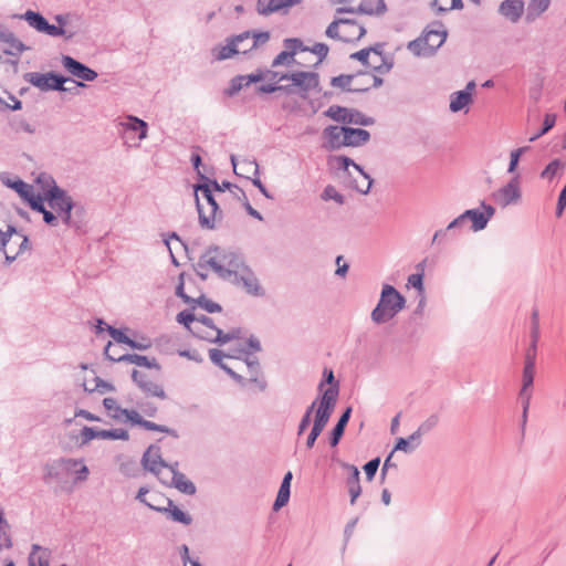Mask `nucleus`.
I'll return each instance as SVG.
<instances>
[{"mask_svg":"<svg viewBox=\"0 0 566 566\" xmlns=\"http://www.w3.org/2000/svg\"><path fill=\"white\" fill-rule=\"evenodd\" d=\"M251 31H244L240 34L227 38L226 45H218L211 50L216 61H224L231 59L235 54L242 53L241 42L250 39Z\"/></svg>","mask_w":566,"mask_h":566,"instance_id":"12","label":"nucleus"},{"mask_svg":"<svg viewBox=\"0 0 566 566\" xmlns=\"http://www.w3.org/2000/svg\"><path fill=\"white\" fill-rule=\"evenodd\" d=\"M324 137L327 139L328 147L333 150L345 147L343 145V138L345 135V126L329 125L323 130Z\"/></svg>","mask_w":566,"mask_h":566,"instance_id":"30","label":"nucleus"},{"mask_svg":"<svg viewBox=\"0 0 566 566\" xmlns=\"http://www.w3.org/2000/svg\"><path fill=\"white\" fill-rule=\"evenodd\" d=\"M191 310H195L197 306L201 307L208 313H219L222 311V307L219 303L213 302L212 300L208 298L205 294H201L198 297H195V301L190 305Z\"/></svg>","mask_w":566,"mask_h":566,"instance_id":"40","label":"nucleus"},{"mask_svg":"<svg viewBox=\"0 0 566 566\" xmlns=\"http://www.w3.org/2000/svg\"><path fill=\"white\" fill-rule=\"evenodd\" d=\"M193 311L195 310H191V307L189 310L181 311L177 314L176 321L184 325L195 336L196 329H193L195 327H192L191 324L196 322L197 315H195Z\"/></svg>","mask_w":566,"mask_h":566,"instance_id":"46","label":"nucleus"},{"mask_svg":"<svg viewBox=\"0 0 566 566\" xmlns=\"http://www.w3.org/2000/svg\"><path fill=\"white\" fill-rule=\"evenodd\" d=\"M532 395H533V389H523V388L520 389L518 399L521 401L522 409H523V411H522V429L525 428L526 422H527V416H528V409H530V405H531Z\"/></svg>","mask_w":566,"mask_h":566,"instance_id":"44","label":"nucleus"},{"mask_svg":"<svg viewBox=\"0 0 566 566\" xmlns=\"http://www.w3.org/2000/svg\"><path fill=\"white\" fill-rule=\"evenodd\" d=\"M263 81L261 73H251L247 75H235L229 82V86L223 91L227 97L235 96L242 88L250 86L253 83Z\"/></svg>","mask_w":566,"mask_h":566,"instance_id":"22","label":"nucleus"},{"mask_svg":"<svg viewBox=\"0 0 566 566\" xmlns=\"http://www.w3.org/2000/svg\"><path fill=\"white\" fill-rule=\"evenodd\" d=\"M333 163H335V166L337 169L339 170H343L344 172H346L348 176H350V172H349V167L352 166L357 172H359L364 179L366 180V184L365 185H359L357 182H353L352 187L360 192L361 195H367L369 191H370V188L373 186V178L370 177L369 174H367L363 167L358 164H356L352 158L345 156V155H338V156H334L332 157L331 159Z\"/></svg>","mask_w":566,"mask_h":566,"instance_id":"11","label":"nucleus"},{"mask_svg":"<svg viewBox=\"0 0 566 566\" xmlns=\"http://www.w3.org/2000/svg\"><path fill=\"white\" fill-rule=\"evenodd\" d=\"M132 379L147 396L157 397L160 399L167 398L164 388L160 385L149 380L146 374L137 369H133Z\"/></svg>","mask_w":566,"mask_h":566,"instance_id":"21","label":"nucleus"},{"mask_svg":"<svg viewBox=\"0 0 566 566\" xmlns=\"http://www.w3.org/2000/svg\"><path fill=\"white\" fill-rule=\"evenodd\" d=\"M216 335L212 334H203L200 329H196L195 337L207 340L209 343H216L219 345H224L229 342H231L229 333H224L221 328H217L214 331Z\"/></svg>","mask_w":566,"mask_h":566,"instance_id":"39","label":"nucleus"},{"mask_svg":"<svg viewBox=\"0 0 566 566\" xmlns=\"http://www.w3.org/2000/svg\"><path fill=\"white\" fill-rule=\"evenodd\" d=\"M199 224L203 229L213 230L221 210L208 184H197L193 187Z\"/></svg>","mask_w":566,"mask_h":566,"instance_id":"5","label":"nucleus"},{"mask_svg":"<svg viewBox=\"0 0 566 566\" xmlns=\"http://www.w3.org/2000/svg\"><path fill=\"white\" fill-rule=\"evenodd\" d=\"M93 439H111L127 441L129 439V433L126 429L123 428L105 430L92 427H84L81 430V444H86Z\"/></svg>","mask_w":566,"mask_h":566,"instance_id":"13","label":"nucleus"},{"mask_svg":"<svg viewBox=\"0 0 566 566\" xmlns=\"http://www.w3.org/2000/svg\"><path fill=\"white\" fill-rule=\"evenodd\" d=\"M21 19L25 20L30 27L34 28L39 32H42L46 21V19L41 13L32 10H28L24 14L21 15Z\"/></svg>","mask_w":566,"mask_h":566,"instance_id":"45","label":"nucleus"},{"mask_svg":"<svg viewBox=\"0 0 566 566\" xmlns=\"http://www.w3.org/2000/svg\"><path fill=\"white\" fill-rule=\"evenodd\" d=\"M1 182L10 189H13L24 200L28 195L33 190L32 186L24 182L22 179H10L7 174L0 175Z\"/></svg>","mask_w":566,"mask_h":566,"instance_id":"31","label":"nucleus"},{"mask_svg":"<svg viewBox=\"0 0 566 566\" xmlns=\"http://www.w3.org/2000/svg\"><path fill=\"white\" fill-rule=\"evenodd\" d=\"M240 354H244L247 355L244 361L249 368V371L251 374V378H250V381H258V375H259V371H260V364H259V359L256 357H250V352H248L247 349L242 348L239 350Z\"/></svg>","mask_w":566,"mask_h":566,"instance_id":"47","label":"nucleus"},{"mask_svg":"<svg viewBox=\"0 0 566 566\" xmlns=\"http://www.w3.org/2000/svg\"><path fill=\"white\" fill-rule=\"evenodd\" d=\"M300 3L302 0H256V11L260 15L268 17Z\"/></svg>","mask_w":566,"mask_h":566,"instance_id":"24","label":"nucleus"},{"mask_svg":"<svg viewBox=\"0 0 566 566\" xmlns=\"http://www.w3.org/2000/svg\"><path fill=\"white\" fill-rule=\"evenodd\" d=\"M493 197L502 207L517 202L521 198L518 176L513 177L504 187L500 188Z\"/></svg>","mask_w":566,"mask_h":566,"instance_id":"19","label":"nucleus"},{"mask_svg":"<svg viewBox=\"0 0 566 566\" xmlns=\"http://www.w3.org/2000/svg\"><path fill=\"white\" fill-rule=\"evenodd\" d=\"M44 199L49 207L56 212L57 218H61L63 224L75 230L82 228L85 209L82 205L74 202L66 190L53 181V186L46 190Z\"/></svg>","mask_w":566,"mask_h":566,"instance_id":"2","label":"nucleus"},{"mask_svg":"<svg viewBox=\"0 0 566 566\" xmlns=\"http://www.w3.org/2000/svg\"><path fill=\"white\" fill-rule=\"evenodd\" d=\"M535 377V365L524 364L523 376H522V388L533 389Z\"/></svg>","mask_w":566,"mask_h":566,"instance_id":"54","label":"nucleus"},{"mask_svg":"<svg viewBox=\"0 0 566 566\" xmlns=\"http://www.w3.org/2000/svg\"><path fill=\"white\" fill-rule=\"evenodd\" d=\"M142 464L145 470L155 475H158L164 467H168V463L161 458L160 447L156 444H150L146 449L142 458Z\"/></svg>","mask_w":566,"mask_h":566,"instance_id":"20","label":"nucleus"},{"mask_svg":"<svg viewBox=\"0 0 566 566\" xmlns=\"http://www.w3.org/2000/svg\"><path fill=\"white\" fill-rule=\"evenodd\" d=\"M247 264L241 253L219 245H209L200 255L197 268L212 269L222 280L231 281Z\"/></svg>","mask_w":566,"mask_h":566,"instance_id":"1","label":"nucleus"},{"mask_svg":"<svg viewBox=\"0 0 566 566\" xmlns=\"http://www.w3.org/2000/svg\"><path fill=\"white\" fill-rule=\"evenodd\" d=\"M321 198L324 201L334 200L338 205H343L345 199L344 196L336 190V188L332 185H328L324 188Z\"/></svg>","mask_w":566,"mask_h":566,"instance_id":"56","label":"nucleus"},{"mask_svg":"<svg viewBox=\"0 0 566 566\" xmlns=\"http://www.w3.org/2000/svg\"><path fill=\"white\" fill-rule=\"evenodd\" d=\"M231 282L235 285H242L247 293L251 295L262 296L264 294V290L260 285L258 277L248 265L243 268Z\"/></svg>","mask_w":566,"mask_h":566,"instance_id":"18","label":"nucleus"},{"mask_svg":"<svg viewBox=\"0 0 566 566\" xmlns=\"http://www.w3.org/2000/svg\"><path fill=\"white\" fill-rule=\"evenodd\" d=\"M209 357L214 365H217L222 370H224V368H227L228 365L223 363V357L231 358L232 356L224 354L222 350H220L218 348H211V349H209Z\"/></svg>","mask_w":566,"mask_h":566,"instance_id":"59","label":"nucleus"},{"mask_svg":"<svg viewBox=\"0 0 566 566\" xmlns=\"http://www.w3.org/2000/svg\"><path fill=\"white\" fill-rule=\"evenodd\" d=\"M95 380H96V386L94 388H88L85 384H83L84 390L87 392H93L96 390L101 394H103L105 391H114L115 390V387L111 382H107V381L101 379L99 377H96Z\"/></svg>","mask_w":566,"mask_h":566,"instance_id":"60","label":"nucleus"},{"mask_svg":"<svg viewBox=\"0 0 566 566\" xmlns=\"http://www.w3.org/2000/svg\"><path fill=\"white\" fill-rule=\"evenodd\" d=\"M439 420L440 418L437 413L430 415L418 428L426 434L438 426Z\"/></svg>","mask_w":566,"mask_h":566,"instance_id":"63","label":"nucleus"},{"mask_svg":"<svg viewBox=\"0 0 566 566\" xmlns=\"http://www.w3.org/2000/svg\"><path fill=\"white\" fill-rule=\"evenodd\" d=\"M24 80L41 91H62L67 77L55 72L38 73L30 72L24 74Z\"/></svg>","mask_w":566,"mask_h":566,"instance_id":"9","label":"nucleus"},{"mask_svg":"<svg viewBox=\"0 0 566 566\" xmlns=\"http://www.w3.org/2000/svg\"><path fill=\"white\" fill-rule=\"evenodd\" d=\"M430 7L438 13H444L449 10H461L463 2L462 0H433Z\"/></svg>","mask_w":566,"mask_h":566,"instance_id":"41","label":"nucleus"},{"mask_svg":"<svg viewBox=\"0 0 566 566\" xmlns=\"http://www.w3.org/2000/svg\"><path fill=\"white\" fill-rule=\"evenodd\" d=\"M447 31L439 21L428 25L420 36L410 41L407 49L416 56H431L447 40Z\"/></svg>","mask_w":566,"mask_h":566,"instance_id":"7","label":"nucleus"},{"mask_svg":"<svg viewBox=\"0 0 566 566\" xmlns=\"http://www.w3.org/2000/svg\"><path fill=\"white\" fill-rule=\"evenodd\" d=\"M171 485L175 486L181 493L187 494V495H193L197 491L193 482L188 480L186 478V475L181 472H175V476H172Z\"/></svg>","mask_w":566,"mask_h":566,"instance_id":"35","label":"nucleus"},{"mask_svg":"<svg viewBox=\"0 0 566 566\" xmlns=\"http://www.w3.org/2000/svg\"><path fill=\"white\" fill-rule=\"evenodd\" d=\"M148 493H149L148 489L145 488V486H142L138 490V493L136 495V500H138L140 503L145 504L146 506L150 507L151 510H155V511L165 510V506H163V505H155L153 502H148V499L146 497V495Z\"/></svg>","mask_w":566,"mask_h":566,"instance_id":"62","label":"nucleus"},{"mask_svg":"<svg viewBox=\"0 0 566 566\" xmlns=\"http://www.w3.org/2000/svg\"><path fill=\"white\" fill-rule=\"evenodd\" d=\"M291 480H292V472L289 471L283 478V481L281 483L276 499L274 501V504H273L274 510L281 509L283 505H285L289 502Z\"/></svg>","mask_w":566,"mask_h":566,"instance_id":"34","label":"nucleus"},{"mask_svg":"<svg viewBox=\"0 0 566 566\" xmlns=\"http://www.w3.org/2000/svg\"><path fill=\"white\" fill-rule=\"evenodd\" d=\"M564 167L565 163H563L560 159H554L541 172V177L544 179H553Z\"/></svg>","mask_w":566,"mask_h":566,"instance_id":"50","label":"nucleus"},{"mask_svg":"<svg viewBox=\"0 0 566 566\" xmlns=\"http://www.w3.org/2000/svg\"><path fill=\"white\" fill-rule=\"evenodd\" d=\"M345 24L350 28L357 29L356 39L359 40L366 34V29L364 25L359 24L356 20L349 18H339L334 20L326 29V35L331 39H342L338 33V25Z\"/></svg>","mask_w":566,"mask_h":566,"instance_id":"26","label":"nucleus"},{"mask_svg":"<svg viewBox=\"0 0 566 566\" xmlns=\"http://www.w3.org/2000/svg\"><path fill=\"white\" fill-rule=\"evenodd\" d=\"M290 84L276 85L268 83L256 86L258 94H272L283 92L285 95L298 94L302 98H307L311 91H321L319 75L316 72L294 71Z\"/></svg>","mask_w":566,"mask_h":566,"instance_id":"3","label":"nucleus"},{"mask_svg":"<svg viewBox=\"0 0 566 566\" xmlns=\"http://www.w3.org/2000/svg\"><path fill=\"white\" fill-rule=\"evenodd\" d=\"M337 403V387L326 388L319 396V403L315 410L312 429L306 439V448L312 449L317 438L326 427Z\"/></svg>","mask_w":566,"mask_h":566,"instance_id":"6","label":"nucleus"},{"mask_svg":"<svg viewBox=\"0 0 566 566\" xmlns=\"http://www.w3.org/2000/svg\"><path fill=\"white\" fill-rule=\"evenodd\" d=\"M51 552L41 547L38 544L32 545V551L29 555V566H49Z\"/></svg>","mask_w":566,"mask_h":566,"instance_id":"32","label":"nucleus"},{"mask_svg":"<svg viewBox=\"0 0 566 566\" xmlns=\"http://www.w3.org/2000/svg\"><path fill=\"white\" fill-rule=\"evenodd\" d=\"M50 478L57 479L62 472L75 471L77 481H85L88 476V468L82 463V460L61 458L46 465Z\"/></svg>","mask_w":566,"mask_h":566,"instance_id":"10","label":"nucleus"},{"mask_svg":"<svg viewBox=\"0 0 566 566\" xmlns=\"http://www.w3.org/2000/svg\"><path fill=\"white\" fill-rule=\"evenodd\" d=\"M370 139V133L363 128H353L345 126V135L343 145L345 147H359L365 145Z\"/></svg>","mask_w":566,"mask_h":566,"instance_id":"27","label":"nucleus"},{"mask_svg":"<svg viewBox=\"0 0 566 566\" xmlns=\"http://www.w3.org/2000/svg\"><path fill=\"white\" fill-rule=\"evenodd\" d=\"M340 467L348 472L346 486L350 495V504L353 505L361 493L360 472L356 465L346 462H342Z\"/></svg>","mask_w":566,"mask_h":566,"instance_id":"23","label":"nucleus"},{"mask_svg":"<svg viewBox=\"0 0 566 566\" xmlns=\"http://www.w3.org/2000/svg\"><path fill=\"white\" fill-rule=\"evenodd\" d=\"M406 306L405 296L392 285L384 284L376 307L370 318L380 325L392 319Z\"/></svg>","mask_w":566,"mask_h":566,"instance_id":"4","label":"nucleus"},{"mask_svg":"<svg viewBox=\"0 0 566 566\" xmlns=\"http://www.w3.org/2000/svg\"><path fill=\"white\" fill-rule=\"evenodd\" d=\"M118 410L120 411V415H124L128 421H130L133 424L144 428L145 430L167 433L168 436L172 437L174 439L179 438V433L176 429L146 420L135 409H118Z\"/></svg>","mask_w":566,"mask_h":566,"instance_id":"14","label":"nucleus"},{"mask_svg":"<svg viewBox=\"0 0 566 566\" xmlns=\"http://www.w3.org/2000/svg\"><path fill=\"white\" fill-rule=\"evenodd\" d=\"M555 124H556V115L549 114V113L546 114L544 117L543 126H542L541 130L538 133H536L535 135H533L530 138V142H535L541 136L547 134L555 126Z\"/></svg>","mask_w":566,"mask_h":566,"instance_id":"53","label":"nucleus"},{"mask_svg":"<svg viewBox=\"0 0 566 566\" xmlns=\"http://www.w3.org/2000/svg\"><path fill=\"white\" fill-rule=\"evenodd\" d=\"M283 45L287 52H293V59L297 52H307V45L298 38H286L283 40Z\"/></svg>","mask_w":566,"mask_h":566,"instance_id":"48","label":"nucleus"},{"mask_svg":"<svg viewBox=\"0 0 566 566\" xmlns=\"http://www.w3.org/2000/svg\"><path fill=\"white\" fill-rule=\"evenodd\" d=\"M128 130L137 132L140 140L147 137V123L138 117L128 116V123L125 124Z\"/></svg>","mask_w":566,"mask_h":566,"instance_id":"42","label":"nucleus"},{"mask_svg":"<svg viewBox=\"0 0 566 566\" xmlns=\"http://www.w3.org/2000/svg\"><path fill=\"white\" fill-rule=\"evenodd\" d=\"M160 512L168 513L169 517L172 521L182 523L185 525H190V523L192 521L191 516L188 513L180 510L174 503H172V506H165V510H161Z\"/></svg>","mask_w":566,"mask_h":566,"instance_id":"43","label":"nucleus"},{"mask_svg":"<svg viewBox=\"0 0 566 566\" xmlns=\"http://www.w3.org/2000/svg\"><path fill=\"white\" fill-rule=\"evenodd\" d=\"M307 52L318 56V61L314 64V67H317L326 59L329 48L325 43L317 42L313 46H307Z\"/></svg>","mask_w":566,"mask_h":566,"instance_id":"55","label":"nucleus"},{"mask_svg":"<svg viewBox=\"0 0 566 566\" xmlns=\"http://www.w3.org/2000/svg\"><path fill=\"white\" fill-rule=\"evenodd\" d=\"M499 13L512 23H516L524 13L522 0H504L499 6Z\"/></svg>","mask_w":566,"mask_h":566,"instance_id":"25","label":"nucleus"},{"mask_svg":"<svg viewBox=\"0 0 566 566\" xmlns=\"http://www.w3.org/2000/svg\"><path fill=\"white\" fill-rule=\"evenodd\" d=\"M387 11L385 0H361L359 6L354 7H340L336 9L337 14L342 13H360L368 15H379Z\"/></svg>","mask_w":566,"mask_h":566,"instance_id":"16","label":"nucleus"},{"mask_svg":"<svg viewBox=\"0 0 566 566\" xmlns=\"http://www.w3.org/2000/svg\"><path fill=\"white\" fill-rule=\"evenodd\" d=\"M0 42L7 43V44H13L15 45V52H13L10 49H4L3 53L7 55H13L15 57H19L22 52H24L28 48L15 38V35L9 31V30H0ZM9 63L17 66L18 65V59L15 60H9Z\"/></svg>","mask_w":566,"mask_h":566,"instance_id":"28","label":"nucleus"},{"mask_svg":"<svg viewBox=\"0 0 566 566\" xmlns=\"http://www.w3.org/2000/svg\"><path fill=\"white\" fill-rule=\"evenodd\" d=\"M111 347H112V342H108L104 348V355L111 361L130 363V364H135L140 367L160 369V366L155 358L149 359L147 356H143V355H138V354H123L119 356L111 355L109 354Z\"/></svg>","mask_w":566,"mask_h":566,"instance_id":"15","label":"nucleus"},{"mask_svg":"<svg viewBox=\"0 0 566 566\" xmlns=\"http://www.w3.org/2000/svg\"><path fill=\"white\" fill-rule=\"evenodd\" d=\"M551 4V0H530L526 9L525 20L534 22L542 13H544Z\"/></svg>","mask_w":566,"mask_h":566,"instance_id":"33","label":"nucleus"},{"mask_svg":"<svg viewBox=\"0 0 566 566\" xmlns=\"http://www.w3.org/2000/svg\"><path fill=\"white\" fill-rule=\"evenodd\" d=\"M198 178L200 179V184H208L209 188H213L216 191H224L227 189H230L232 187V184L229 181H222V184H219L216 179H209L205 174L201 171H198Z\"/></svg>","mask_w":566,"mask_h":566,"instance_id":"52","label":"nucleus"},{"mask_svg":"<svg viewBox=\"0 0 566 566\" xmlns=\"http://www.w3.org/2000/svg\"><path fill=\"white\" fill-rule=\"evenodd\" d=\"M43 200L44 199L40 195L35 196L33 193V190L24 199V201L29 203L30 208L39 213H41L45 209Z\"/></svg>","mask_w":566,"mask_h":566,"instance_id":"58","label":"nucleus"},{"mask_svg":"<svg viewBox=\"0 0 566 566\" xmlns=\"http://www.w3.org/2000/svg\"><path fill=\"white\" fill-rule=\"evenodd\" d=\"M296 63L295 59H293V52H287L286 50L280 52L272 61L271 66L277 67L283 64H293Z\"/></svg>","mask_w":566,"mask_h":566,"instance_id":"57","label":"nucleus"},{"mask_svg":"<svg viewBox=\"0 0 566 566\" xmlns=\"http://www.w3.org/2000/svg\"><path fill=\"white\" fill-rule=\"evenodd\" d=\"M379 464H380V459L379 458H375V459H371L370 461H368L365 465H364V471H365V474H366V479L368 481H371L376 473H377V470L379 468Z\"/></svg>","mask_w":566,"mask_h":566,"instance_id":"64","label":"nucleus"},{"mask_svg":"<svg viewBox=\"0 0 566 566\" xmlns=\"http://www.w3.org/2000/svg\"><path fill=\"white\" fill-rule=\"evenodd\" d=\"M17 234H19V231L12 224H9L6 231L0 230V251L2 253H6V249H8L12 238L17 237Z\"/></svg>","mask_w":566,"mask_h":566,"instance_id":"49","label":"nucleus"},{"mask_svg":"<svg viewBox=\"0 0 566 566\" xmlns=\"http://www.w3.org/2000/svg\"><path fill=\"white\" fill-rule=\"evenodd\" d=\"M106 331L111 335V337L120 344L127 345L130 342V338L122 331L114 326L106 325Z\"/></svg>","mask_w":566,"mask_h":566,"instance_id":"61","label":"nucleus"},{"mask_svg":"<svg viewBox=\"0 0 566 566\" xmlns=\"http://www.w3.org/2000/svg\"><path fill=\"white\" fill-rule=\"evenodd\" d=\"M472 102V94L469 92H454L450 97V111L458 113Z\"/></svg>","mask_w":566,"mask_h":566,"instance_id":"36","label":"nucleus"},{"mask_svg":"<svg viewBox=\"0 0 566 566\" xmlns=\"http://www.w3.org/2000/svg\"><path fill=\"white\" fill-rule=\"evenodd\" d=\"M62 65L70 74L86 82H92L98 76L96 71L70 55L62 56Z\"/></svg>","mask_w":566,"mask_h":566,"instance_id":"17","label":"nucleus"},{"mask_svg":"<svg viewBox=\"0 0 566 566\" xmlns=\"http://www.w3.org/2000/svg\"><path fill=\"white\" fill-rule=\"evenodd\" d=\"M355 76H356L355 74H340L338 76H334L331 80V85L334 87L343 88L347 92H367L369 90V86L355 87V88L349 87V85Z\"/></svg>","mask_w":566,"mask_h":566,"instance_id":"38","label":"nucleus"},{"mask_svg":"<svg viewBox=\"0 0 566 566\" xmlns=\"http://www.w3.org/2000/svg\"><path fill=\"white\" fill-rule=\"evenodd\" d=\"M325 115L335 122L343 124H354L360 126H371L375 124L374 117L367 116L358 109L347 108L338 105H332L325 112Z\"/></svg>","mask_w":566,"mask_h":566,"instance_id":"8","label":"nucleus"},{"mask_svg":"<svg viewBox=\"0 0 566 566\" xmlns=\"http://www.w3.org/2000/svg\"><path fill=\"white\" fill-rule=\"evenodd\" d=\"M463 213H464V217L467 218V221L470 220L472 222L471 229L474 232L481 231L486 228L488 218L484 217V213L481 212L480 210L469 209V210H465Z\"/></svg>","mask_w":566,"mask_h":566,"instance_id":"37","label":"nucleus"},{"mask_svg":"<svg viewBox=\"0 0 566 566\" xmlns=\"http://www.w3.org/2000/svg\"><path fill=\"white\" fill-rule=\"evenodd\" d=\"M253 38V42L251 46L244 48L242 46V54H247L251 50L258 48L261 44L266 43L270 40V33L268 31L263 32H251L250 38Z\"/></svg>","mask_w":566,"mask_h":566,"instance_id":"51","label":"nucleus"},{"mask_svg":"<svg viewBox=\"0 0 566 566\" xmlns=\"http://www.w3.org/2000/svg\"><path fill=\"white\" fill-rule=\"evenodd\" d=\"M352 411H353L352 407H347L340 415L335 427L332 429V431L329 433V439H328L329 446L332 448H335L339 443L342 437L344 436L346 426L352 416Z\"/></svg>","mask_w":566,"mask_h":566,"instance_id":"29","label":"nucleus"}]
</instances>
